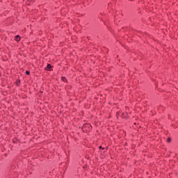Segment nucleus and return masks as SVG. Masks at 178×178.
<instances>
[{
    "mask_svg": "<svg viewBox=\"0 0 178 178\" xmlns=\"http://www.w3.org/2000/svg\"><path fill=\"white\" fill-rule=\"evenodd\" d=\"M25 73H26V75H29V74H30V71H26Z\"/></svg>",
    "mask_w": 178,
    "mask_h": 178,
    "instance_id": "39448f33",
    "label": "nucleus"
},
{
    "mask_svg": "<svg viewBox=\"0 0 178 178\" xmlns=\"http://www.w3.org/2000/svg\"><path fill=\"white\" fill-rule=\"evenodd\" d=\"M51 67H52V66H51L50 64H47V67L45 68V70L49 71L51 70Z\"/></svg>",
    "mask_w": 178,
    "mask_h": 178,
    "instance_id": "f257e3e1",
    "label": "nucleus"
},
{
    "mask_svg": "<svg viewBox=\"0 0 178 178\" xmlns=\"http://www.w3.org/2000/svg\"><path fill=\"white\" fill-rule=\"evenodd\" d=\"M62 80H63V81H64V82H66V81H67V80H66V78H65V77H62Z\"/></svg>",
    "mask_w": 178,
    "mask_h": 178,
    "instance_id": "20e7f679",
    "label": "nucleus"
},
{
    "mask_svg": "<svg viewBox=\"0 0 178 178\" xmlns=\"http://www.w3.org/2000/svg\"><path fill=\"white\" fill-rule=\"evenodd\" d=\"M167 141H168V143H170V138H168L167 139Z\"/></svg>",
    "mask_w": 178,
    "mask_h": 178,
    "instance_id": "423d86ee",
    "label": "nucleus"
},
{
    "mask_svg": "<svg viewBox=\"0 0 178 178\" xmlns=\"http://www.w3.org/2000/svg\"><path fill=\"white\" fill-rule=\"evenodd\" d=\"M16 86H20V81H17L15 82Z\"/></svg>",
    "mask_w": 178,
    "mask_h": 178,
    "instance_id": "7ed1b4c3",
    "label": "nucleus"
},
{
    "mask_svg": "<svg viewBox=\"0 0 178 178\" xmlns=\"http://www.w3.org/2000/svg\"><path fill=\"white\" fill-rule=\"evenodd\" d=\"M99 148H100V149H104V148H102V146H100Z\"/></svg>",
    "mask_w": 178,
    "mask_h": 178,
    "instance_id": "0eeeda50",
    "label": "nucleus"
},
{
    "mask_svg": "<svg viewBox=\"0 0 178 178\" xmlns=\"http://www.w3.org/2000/svg\"><path fill=\"white\" fill-rule=\"evenodd\" d=\"M15 41H17V42L20 41V35H16L15 37Z\"/></svg>",
    "mask_w": 178,
    "mask_h": 178,
    "instance_id": "f03ea898",
    "label": "nucleus"
},
{
    "mask_svg": "<svg viewBox=\"0 0 178 178\" xmlns=\"http://www.w3.org/2000/svg\"><path fill=\"white\" fill-rule=\"evenodd\" d=\"M119 113H120V112H117V115H119Z\"/></svg>",
    "mask_w": 178,
    "mask_h": 178,
    "instance_id": "6e6552de",
    "label": "nucleus"
}]
</instances>
